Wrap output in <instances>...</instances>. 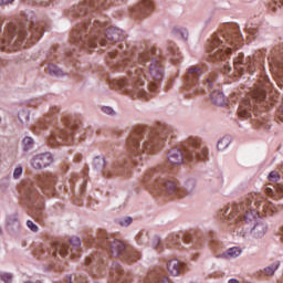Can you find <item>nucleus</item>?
<instances>
[{
    "instance_id": "nucleus-1",
    "label": "nucleus",
    "mask_w": 283,
    "mask_h": 283,
    "mask_svg": "<svg viewBox=\"0 0 283 283\" xmlns=\"http://www.w3.org/2000/svg\"><path fill=\"white\" fill-rule=\"evenodd\" d=\"M174 138L175 132L171 126L159 123L153 129L151 127H137L135 128L129 138L126 142L128 154L135 163L138 165V160H143V154H151L156 151L158 145L166 140V138Z\"/></svg>"
},
{
    "instance_id": "nucleus-2",
    "label": "nucleus",
    "mask_w": 283,
    "mask_h": 283,
    "mask_svg": "<svg viewBox=\"0 0 283 283\" xmlns=\"http://www.w3.org/2000/svg\"><path fill=\"white\" fill-rule=\"evenodd\" d=\"M95 243L105 249L113 258H120L128 264L140 260V252L136 251L134 247L125 244L105 231L99 232Z\"/></svg>"
},
{
    "instance_id": "nucleus-3",
    "label": "nucleus",
    "mask_w": 283,
    "mask_h": 283,
    "mask_svg": "<svg viewBox=\"0 0 283 283\" xmlns=\"http://www.w3.org/2000/svg\"><path fill=\"white\" fill-rule=\"evenodd\" d=\"M167 176H169V171L165 170L163 166L150 169L146 176L144 177L145 182H150L157 189H166L167 193H176L179 198H185V196H189L191 193V189L196 187L192 181L186 184L185 188H179L174 181L167 180Z\"/></svg>"
},
{
    "instance_id": "nucleus-4",
    "label": "nucleus",
    "mask_w": 283,
    "mask_h": 283,
    "mask_svg": "<svg viewBox=\"0 0 283 283\" xmlns=\"http://www.w3.org/2000/svg\"><path fill=\"white\" fill-rule=\"evenodd\" d=\"M207 156H209V150L200 144V139H190L184 153L180 148L170 149L168 151V161L171 165H182L185 160L196 163V160H205Z\"/></svg>"
},
{
    "instance_id": "nucleus-5",
    "label": "nucleus",
    "mask_w": 283,
    "mask_h": 283,
    "mask_svg": "<svg viewBox=\"0 0 283 283\" xmlns=\"http://www.w3.org/2000/svg\"><path fill=\"white\" fill-rule=\"evenodd\" d=\"M101 22H94L91 27L90 34L87 33V24H78L72 33L71 43L76 48H96V45L105 46L107 41L103 35L98 34Z\"/></svg>"
},
{
    "instance_id": "nucleus-6",
    "label": "nucleus",
    "mask_w": 283,
    "mask_h": 283,
    "mask_svg": "<svg viewBox=\"0 0 283 283\" xmlns=\"http://www.w3.org/2000/svg\"><path fill=\"white\" fill-rule=\"evenodd\" d=\"M74 132H81V119L76 117H70L65 120L64 125L57 127L53 135L49 137V145L55 147V145H72L74 139Z\"/></svg>"
},
{
    "instance_id": "nucleus-7",
    "label": "nucleus",
    "mask_w": 283,
    "mask_h": 283,
    "mask_svg": "<svg viewBox=\"0 0 283 283\" xmlns=\"http://www.w3.org/2000/svg\"><path fill=\"white\" fill-rule=\"evenodd\" d=\"M229 42V38L224 35H213L208 48L209 56L212 61H222L224 73L231 72V65L227 62L229 54H231V48L224 46V43Z\"/></svg>"
},
{
    "instance_id": "nucleus-8",
    "label": "nucleus",
    "mask_w": 283,
    "mask_h": 283,
    "mask_svg": "<svg viewBox=\"0 0 283 283\" xmlns=\"http://www.w3.org/2000/svg\"><path fill=\"white\" fill-rule=\"evenodd\" d=\"M134 84L132 85L130 92H134V94H137L138 96H145L147 94L146 90L155 91L156 87H158L157 83L150 82L149 85L145 86V75L143 74V70H139L134 75Z\"/></svg>"
},
{
    "instance_id": "nucleus-9",
    "label": "nucleus",
    "mask_w": 283,
    "mask_h": 283,
    "mask_svg": "<svg viewBox=\"0 0 283 283\" xmlns=\"http://www.w3.org/2000/svg\"><path fill=\"white\" fill-rule=\"evenodd\" d=\"M105 0H84L77 7V14L83 17V14H92L96 10H105Z\"/></svg>"
},
{
    "instance_id": "nucleus-10",
    "label": "nucleus",
    "mask_w": 283,
    "mask_h": 283,
    "mask_svg": "<svg viewBox=\"0 0 283 283\" xmlns=\"http://www.w3.org/2000/svg\"><path fill=\"white\" fill-rule=\"evenodd\" d=\"M200 74H202V71H200V69L198 67H190L188 70V75H187L188 84L186 86V90L189 95L200 92V87L196 85V78H198Z\"/></svg>"
},
{
    "instance_id": "nucleus-11",
    "label": "nucleus",
    "mask_w": 283,
    "mask_h": 283,
    "mask_svg": "<svg viewBox=\"0 0 283 283\" xmlns=\"http://www.w3.org/2000/svg\"><path fill=\"white\" fill-rule=\"evenodd\" d=\"M54 158L52 157V154L44 153L36 155L32 158L31 165L33 169H43L45 167H50L52 165Z\"/></svg>"
},
{
    "instance_id": "nucleus-12",
    "label": "nucleus",
    "mask_w": 283,
    "mask_h": 283,
    "mask_svg": "<svg viewBox=\"0 0 283 283\" xmlns=\"http://www.w3.org/2000/svg\"><path fill=\"white\" fill-rule=\"evenodd\" d=\"M111 275L117 280V283H129V273L125 272L118 262L112 264Z\"/></svg>"
},
{
    "instance_id": "nucleus-13",
    "label": "nucleus",
    "mask_w": 283,
    "mask_h": 283,
    "mask_svg": "<svg viewBox=\"0 0 283 283\" xmlns=\"http://www.w3.org/2000/svg\"><path fill=\"white\" fill-rule=\"evenodd\" d=\"M86 264H92L93 268L91 269L90 273L93 277H101L103 275V263H101V258L98 254L93 255V259H86Z\"/></svg>"
},
{
    "instance_id": "nucleus-14",
    "label": "nucleus",
    "mask_w": 283,
    "mask_h": 283,
    "mask_svg": "<svg viewBox=\"0 0 283 283\" xmlns=\"http://www.w3.org/2000/svg\"><path fill=\"white\" fill-rule=\"evenodd\" d=\"M149 74L151 81H155L156 83H160V80L164 76L163 73V65L158 60H151V63L149 65Z\"/></svg>"
},
{
    "instance_id": "nucleus-15",
    "label": "nucleus",
    "mask_w": 283,
    "mask_h": 283,
    "mask_svg": "<svg viewBox=\"0 0 283 283\" xmlns=\"http://www.w3.org/2000/svg\"><path fill=\"white\" fill-rule=\"evenodd\" d=\"M251 207V200L245 199L243 202L239 203V205H234L232 212L229 214V220H231V218H242L245 213H247V209H249Z\"/></svg>"
},
{
    "instance_id": "nucleus-16",
    "label": "nucleus",
    "mask_w": 283,
    "mask_h": 283,
    "mask_svg": "<svg viewBox=\"0 0 283 283\" xmlns=\"http://www.w3.org/2000/svg\"><path fill=\"white\" fill-rule=\"evenodd\" d=\"M187 269V265L180 263L177 259H172L167 263V270L172 275V277H178L182 271Z\"/></svg>"
},
{
    "instance_id": "nucleus-17",
    "label": "nucleus",
    "mask_w": 283,
    "mask_h": 283,
    "mask_svg": "<svg viewBox=\"0 0 283 283\" xmlns=\"http://www.w3.org/2000/svg\"><path fill=\"white\" fill-rule=\"evenodd\" d=\"M151 10H154V4L151 3V1L144 0L135 8L134 12L136 17H138V19H143V17H147V14L151 12Z\"/></svg>"
},
{
    "instance_id": "nucleus-18",
    "label": "nucleus",
    "mask_w": 283,
    "mask_h": 283,
    "mask_svg": "<svg viewBox=\"0 0 283 283\" xmlns=\"http://www.w3.org/2000/svg\"><path fill=\"white\" fill-rule=\"evenodd\" d=\"M105 39H107V41L111 43H118V41H123L124 39L123 30L111 27L106 30Z\"/></svg>"
},
{
    "instance_id": "nucleus-19",
    "label": "nucleus",
    "mask_w": 283,
    "mask_h": 283,
    "mask_svg": "<svg viewBox=\"0 0 283 283\" xmlns=\"http://www.w3.org/2000/svg\"><path fill=\"white\" fill-rule=\"evenodd\" d=\"M210 101L212 105H216L217 107H224V105H229V99L224 98V94L220 91H213L210 94Z\"/></svg>"
},
{
    "instance_id": "nucleus-20",
    "label": "nucleus",
    "mask_w": 283,
    "mask_h": 283,
    "mask_svg": "<svg viewBox=\"0 0 283 283\" xmlns=\"http://www.w3.org/2000/svg\"><path fill=\"white\" fill-rule=\"evenodd\" d=\"M250 96L251 101L245 102V105H250L251 107L255 101H264V98H266V91L264 90V86H259L252 91Z\"/></svg>"
},
{
    "instance_id": "nucleus-21",
    "label": "nucleus",
    "mask_w": 283,
    "mask_h": 283,
    "mask_svg": "<svg viewBox=\"0 0 283 283\" xmlns=\"http://www.w3.org/2000/svg\"><path fill=\"white\" fill-rule=\"evenodd\" d=\"M49 253H52L54 258H56V253H60V255L65 256L70 253V247L65 243L55 242L51 245Z\"/></svg>"
},
{
    "instance_id": "nucleus-22",
    "label": "nucleus",
    "mask_w": 283,
    "mask_h": 283,
    "mask_svg": "<svg viewBox=\"0 0 283 283\" xmlns=\"http://www.w3.org/2000/svg\"><path fill=\"white\" fill-rule=\"evenodd\" d=\"M21 229V223H19V218L17 214H12L8 218L7 221V230L10 231L11 233H14Z\"/></svg>"
},
{
    "instance_id": "nucleus-23",
    "label": "nucleus",
    "mask_w": 283,
    "mask_h": 283,
    "mask_svg": "<svg viewBox=\"0 0 283 283\" xmlns=\"http://www.w3.org/2000/svg\"><path fill=\"white\" fill-rule=\"evenodd\" d=\"M70 244H71V255L72 258H77L78 256V249L81 248V239L78 237H73L70 239Z\"/></svg>"
},
{
    "instance_id": "nucleus-24",
    "label": "nucleus",
    "mask_w": 283,
    "mask_h": 283,
    "mask_svg": "<svg viewBox=\"0 0 283 283\" xmlns=\"http://www.w3.org/2000/svg\"><path fill=\"white\" fill-rule=\"evenodd\" d=\"M265 233H266V224L264 223H256L252 228V234L254 238H263Z\"/></svg>"
},
{
    "instance_id": "nucleus-25",
    "label": "nucleus",
    "mask_w": 283,
    "mask_h": 283,
    "mask_svg": "<svg viewBox=\"0 0 283 283\" xmlns=\"http://www.w3.org/2000/svg\"><path fill=\"white\" fill-rule=\"evenodd\" d=\"M231 145V136L226 135L217 143V149L219 151H224Z\"/></svg>"
},
{
    "instance_id": "nucleus-26",
    "label": "nucleus",
    "mask_w": 283,
    "mask_h": 283,
    "mask_svg": "<svg viewBox=\"0 0 283 283\" xmlns=\"http://www.w3.org/2000/svg\"><path fill=\"white\" fill-rule=\"evenodd\" d=\"M66 282H69V283H88L87 276H85L83 274H74V279L72 277V275H67Z\"/></svg>"
},
{
    "instance_id": "nucleus-27",
    "label": "nucleus",
    "mask_w": 283,
    "mask_h": 283,
    "mask_svg": "<svg viewBox=\"0 0 283 283\" xmlns=\"http://www.w3.org/2000/svg\"><path fill=\"white\" fill-rule=\"evenodd\" d=\"M256 212L251 208V206L245 210V213L241 217V219H244V222H253L255 220Z\"/></svg>"
},
{
    "instance_id": "nucleus-28",
    "label": "nucleus",
    "mask_w": 283,
    "mask_h": 283,
    "mask_svg": "<svg viewBox=\"0 0 283 283\" xmlns=\"http://www.w3.org/2000/svg\"><path fill=\"white\" fill-rule=\"evenodd\" d=\"M105 167V157L97 156L93 159V169L101 171Z\"/></svg>"
},
{
    "instance_id": "nucleus-29",
    "label": "nucleus",
    "mask_w": 283,
    "mask_h": 283,
    "mask_svg": "<svg viewBox=\"0 0 283 283\" xmlns=\"http://www.w3.org/2000/svg\"><path fill=\"white\" fill-rule=\"evenodd\" d=\"M151 282L150 283H170L169 277L165 276L163 273H156L150 275Z\"/></svg>"
},
{
    "instance_id": "nucleus-30",
    "label": "nucleus",
    "mask_w": 283,
    "mask_h": 283,
    "mask_svg": "<svg viewBox=\"0 0 283 283\" xmlns=\"http://www.w3.org/2000/svg\"><path fill=\"white\" fill-rule=\"evenodd\" d=\"M237 114H238L239 118H251L252 111H251V108L239 107L237 111Z\"/></svg>"
},
{
    "instance_id": "nucleus-31",
    "label": "nucleus",
    "mask_w": 283,
    "mask_h": 283,
    "mask_svg": "<svg viewBox=\"0 0 283 283\" xmlns=\"http://www.w3.org/2000/svg\"><path fill=\"white\" fill-rule=\"evenodd\" d=\"M279 266H280V262L276 261V262L272 263L271 265H269L268 268L264 269L265 275H269V276L274 275L275 271H277Z\"/></svg>"
},
{
    "instance_id": "nucleus-32",
    "label": "nucleus",
    "mask_w": 283,
    "mask_h": 283,
    "mask_svg": "<svg viewBox=\"0 0 283 283\" xmlns=\"http://www.w3.org/2000/svg\"><path fill=\"white\" fill-rule=\"evenodd\" d=\"M23 147H24V151H30V149H32V147L34 146V139H32V137H24L22 140Z\"/></svg>"
},
{
    "instance_id": "nucleus-33",
    "label": "nucleus",
    "mask_w": 283,
    "mask_h": 283,
    "mask_svg": "<svg viewBox=\"0 0 283 283\" xmlns=\"http://www.w3.org/2000/svg\"><path fill=\"white\" fill-rule=\"evenodd\" d=\"M18 118L20 122L22 123H28V120H30V112L25 111L24 108H22L19 113H18Z\"/></svg>"
},
{
    "instance_id": "nucleus-34",
    "label": "nucleus",
    "mask_w": 283,
    "mask_h": 283,
    "mask_svg": "<svg viewBox=\"0 0 283 283\" xmlns=\"http://www.w3.org/2000/svg\"><path fill=\"white\" fill-rule=\"evenodd\" d=\"M49 73L51 74V76H63V71L55 65L49 66Z\"/></svg>"
},
{
    "instance_id": "nucleus-35",
    "label": "nucleus",
    "mask_w": 283,
    "mask_h": 283,
    "mask_svg": "<svg viewBox=\"0 0 283 283\" xmlns=\"http://www.w3.org/2000/svg\"><path fill=\"white\" fill-rule=\"evenodd\" d=\"M241 253H242V249H240V248H230L228 250L229 258H239V255H241Z\"/></svg>"
},
{
    "instance_id": "nucleus-36",
    "label": "nucleus",
    "mask_w": 283,
    "mask_h": 283,
    "mask_svg": "<svg viewBox=\"0 0 283 283\" xmlns=\"http://www.w3.org/2000/svg\"><path fill=\"white\" fill-rule=\"evenodd\" d=\"M27 227L32 231L33 233H39V226H36L32 220L27 221Z\"/></svg>"
},
{
    "instance_id": "nucleus-37",
    "label": "nucleus",
    "mask_w": 283,
    "mask_h": 283,
    "mask_svg": "<svg viewBox=\"0 0 283 283\" xmlns=\"http://www.w3.org/2000/svg\"><path fill=\"white\" fill-rule=\"evenodd\" d=\"M268 178H269L270 182H277V180H280V172L271 171Z\"/></svg>"
},
{
    "instance_id": "nucleus-38",
    "label": "nucleus",
    "mask_w": 283,
    "mask_h": 283,
    "mask_svg": "<svg viewBox=\"0 0 283 283\" xmlns=\"http://www.w3.org/2000/svg\"><path fill=\"white\" fill-rule=\"evenodd\" d=\"M0 280L4 283H12V274H10V273H0Z\"/></svg>"
},
{
    "instance_id": "nucleus-39",
    "label": "nucleus",
    "mask_w": 283,
    "mask_h": 283,
    "mask_svg": "<svg viewBox=\"0 0 283 283\" xmlns=\"http://www.w3.org/2000/svg\"><path fill=\"white\" fill-rule=\"evenodd\" d=\"M53 182H50V178L42 177L41 181L39 182V187H52Z\"/></svg>"
},
{
    "instance_id": "nucleus-40",
    "label": "nucleus",
    "mask_w": 283,
    "mask_h": 283,
    "mask_svg": "<svg viewBox=\"0 0 283 283\" xmlns=\"http://www.w3.org/2000/svg\"><path fill=\"white\" fill-rule=\"evenodd\" d=\"M233 66H234V70H244V67H242V59L241 57H238L233 61Z\"/></svg>"
},
{
    "instance_id": "nucleus-41",
    "label": "nucleus",
    "mask_w": 283,
    "mask_h": 283,
    "mask_svg": "<svg viewBox=\"0 0 283 283\" xmlns=\"http://www.w3.org/2000/svg\"><path fill=\"white\" fill-rule=\"evenodd\" d=\"M102 112L106 114L107 116H116V111L112 107H102Z\"/></svg>"
},
{
    "instance_id": "nucleus-42",
    "label": "nucleus",
    "mask_w": 283,
    "mask_h": 283,
    "mask_svg": "<svg viewBox=\"0 0 283 283\" xmlns=\"http://www.w3.org/2000/svg\"><path fill=\"white\" fill-rule=\"evenodd\" d=\"M130 222H133L132 217H125L124 219L119 220L120 227H129Z\"/></svg>"
},
{
    "instance_id": "nucleus-43",
    "label": "nucleus",
    "mask_w": 283,
    "mask_h": 283,
    "mask_svg": "<svg viewBox=\"0 0 283 283\" xmlns=\"http://www.w3.org/2000/svg\"><path fill=\"white\" fill-rule=\"evenodd\" d=\"M119 171H120V168L115 166L112 168V170L107 171L106 176H107V178H109V176H114V174H118Z\"/></svg>"
},
{
    "instance_id": "nucleus-44",
    "label": "nucleus",
    "mask_w": 283,
    "mask_h": 283,
    "mask_svg": "<svg viewBox=\"0 0 283 283\" xmlns=\"http://www.w3.org/2000/svg\"><path fill=\"white\" fill-rule=\"evenodd\" d=\"M177 34H180L182 36V39H185V41H187V39L189 36V33L185 29L177 30Z\"/></svg>"
},
{
    "instance_id": "nucleus-45",
    "label": "nucleus",
    "mask_w": 283,
    "mask_h": 283,
    "mask_svg": "<svg viewBox=\"0 0 283 283\" xmlns=\"http://www.w3.org/2000/svg\"><path fill=\"white\" fill-rule=\"evenodd\" d=\"M149 54H151V52H146V53L140 54L139 63H145V61H147V59H149Z\"/></svg>"
},
{
    "instance_id": "nucleus-46",
    "label": "nucleus",
    "mask_w": 283,
    "mask_h": 283,
    "mask_svg": "<svg viewBox=\"0 0 283 283\" xmlns=\"http://www.w3.org/2000/svg\"><path fill=\"white\" fill-rule=\"evenodd\" d=\"M21 174H23V168L22 167H18L14 169L13 171V178H19L21 176Z\"/></svg>"
},
{
    "instance_id": "nucleus-47",
    "label": "nucleus",
    "mask_w": 283,
    "mask_h": 283,
    "mask_svg": "<svg viewBox=\"0 0 283 283\" xmlns=\"http://www.w3.org/2000/svg\"><path fill=\"white\" fill-rule=\"evenodd\" d=\"M153 247H154V249H158V247H160V238L159 237L153 238Z\"/></svg>"
},
{
    "instance_id": "nucleus-48",
    "label": "nucleus",
    "mask_w": 283,
    "mask_h": 283,
    "mask_svg": "<svg viewBox=\"0 0 283 283\" xmlns=\"http://www.w3.org/2000/svg\"><path fill=\"white\" fill-rule=\"evenodd\" d=\"M14 0H0V6H8L12 3Z\"/></svg>"
},
{
    "instance_id": "nucleus-49",
    "label": "nucleus",
    "mask_w": 283,
    "mask_h": 283,
    "mask_svg": "<svg viewBox=\"0 0 283 283\" xmlns=\"http://www.w3.org/2000/svg\"><path fill=\"white\" fill-rule=\"evenodd\" d=\"M277 116H279V119H281L283 123V107L279 108Z\"/></svg>"
},
{
    "instance_id": "nucleus-50",
    "label": "nucleus",
    "mask_w": 283,
    "mask_h": 283,
    "mask_svg": "<svg viewBox=\"0 0 283 283\" xmlns=\"http://www.w3.org/2000/svg\"><path fill=\"white\" fill-rule=\"evenodd\" d=\"M174 244H180V237L176 235L172 238Z\"/></svg>"
},
{
    "instance_id": "nucleus-51",
    "label": "nucleus",
    "mask_w": 283,
    "mask_h": 283,
    "mask_svg": "<svg viewBox=\"0 0 283 283\" xmlns=\"http://www.w3.org/2000/svg\"><path fill=\"white\" fill-rule=\"evenodd\" d=\"M265 192L268 193V196H273V188L266 187Z\"/></svg>"
},
{
    "instance_id": "nucleus-52",
    "label": "nucleus",
    "mask_w": 283,
    "mask_h": 283,
    "mask_svg": "<svg viewBox=\"0 0 283 283\" xmlns=\"http://www.w3.org/2000/svg\"><path fill=\"white\" fill-rule=\"evenodd\" d=\"M207 87H212L213 86V84H212V82H211V80H207V82H206V84H205Z\"/></svg>"
},
{
    "instance_id": "nucleus-53",
    "label": "nucleus",
    "mask_w": 283,
    "mask_h": 283,
    "mask_svg": "<svg viewBox=\"0 0 283 283\" xmlns=\"http://www.w3.org/2000/svg\"><path fill=\"white\" fill-rule=\"evenodd\" d=\"M228 283H240V281H238L237 279H231V280H229Z\"/></svg>"
},
{
    "instance_id": "nucleus-54",
    "label": "nucleus",
    "mask_w": 283,
    "mask_h": 283,
    "mask_svg": "<svg viewBox=\"0 0 283 283\" xmlns=\"http://www.w3.org/2000/svg\"><path fill=\"white\" fill-rule=\"evenodd\" d=\"M29 189V193L33 195L34 193V188H30V186H28Z\"/></svg>"
},
{
    "instance_id": "nucleus-55",
    "label": "nucleus",
    "mask_w": 283,
    "mask_h": 283,
    "mask_svg": "<svg viewBox=\"0 0 283 283\" xmlns=\"http://www.w3.org/2000/svg\"><path fill=\"white\" fill-rule=\"evenodd\" d=\"M25 283H42L41 281H27Z\"/></svg>"
},
{
    "instance_id": "nucleus-56",
    "label": "nucleus",
    "mask_w": 283,
    "mask_h": 283,
    "mask_svg": "<svg viewBox=\"0 0 283 283\" xmlns=\"http://www.w3.org/2000/svg\"><path fill=\"white\" fill-rule=\"evenodd\" d=\"M41 212L38 210V211H35V216H39Z\"/></svg>"
},
{
    "instance_id": "nucleus-57",
    "label": "nucleus",
    "mask_w": 283,
    "mask_h": 283,
    "mask_svg": "<svg viewBox=\"0 0 283 283\" xmlns=\"http://www.w3.org/2000/svg\"><path fill=\"white\" fill-rule=\"evenodd\" d=\"M1 233H3V229L0 227V235H1Z\"/></svg>"
},
{
    "instance_id": "nucleus-58",
    "label": "nucleus",
    "mask_w": 283,
    "mask_h": 283,
    "mask_svg": "<svg viewBox=\"0 0 283 283\" xmlns=\"http://www.w3.org/2000/svg\"><path fill=\"white\" fill-rule=\"evenodd\" d=\"M227 211H229V208L226 209V211L223 212V216L227 213Z\"/></svg>"
},
{
    "instance_id": "nucleus-59",
    "label": "nucleus",
    "mask_w": 283,
    "mask_h": 283,
    "mask_svg": "<svg viewBox=\"0 0 283 283\" xmlns=\"http://www.w3.org/2000/svg\"><path fill=\"white\" fill-rule=\"evenodd\" d=\"M185 240H186V242H189V238L188 237H186Z\"/></svg>"
},
{
    "instance_id": "nucleus-60",
    "label": "nucleus",
    "mask_w": 283,
    "mask_h": 283,
    "mask_svg": "<svg viewBox=\"0 0 283 283\" xmlns=\"http://www.w3.org/2000/svg\"><path fill=\"white\" fill-rule=\"evenodd\" d=\"M200 92H205V88H201Z\"/></svg>"
},
{
    "instance_id": "nucleus-61",
    "label": "nucleus",
    "mask_w": 283,
    "mask_h": 283,
    "mask_svg": "<svg viewBox=\"0 0 283 283\" xmlns=\"http://www.w3.org/2000/svg\"><path fill=\"white\" fill-rule=\"evenodd\" d=\"M281 231L283 232V227H281Z\"/></svg>"
}]
</instances>
